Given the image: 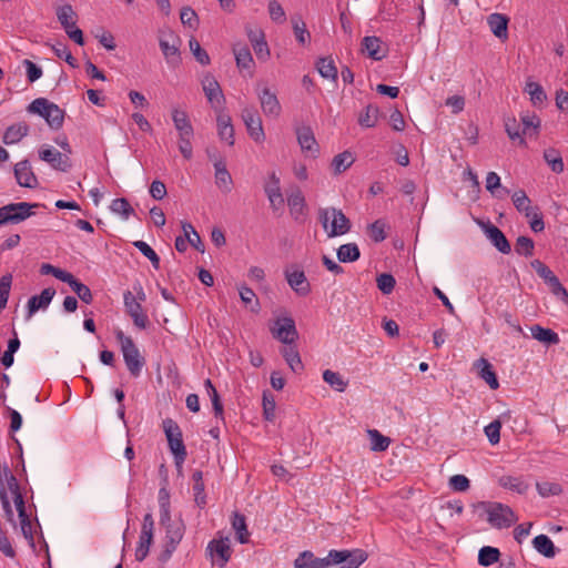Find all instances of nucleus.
<instances>
[{
	"label": "nucleus",
	"mask_w": 568,
	"mask_h": 568,
	"mask_svg": "<svg viewBox=\"0 0 568 568\" xmlns=\"http://www.w3.org/2000/svg\"><path fill=\"white\" fill-rule=\"evenodd\" d=\"M115 338L120 344L123 361L132 377H139L145 365V358L141 355L134 341L126 336L121 329L114 332Z\"/></svg>",
	"instance_id": "nucleus-1"
},
{
	"label": "nucleus",
	"mask_w": 568,
	"mask_h": 568,
	"mask_svg": "<svg viewBox=\"0 0 568 568\" xmlns=\"http://www.w3.org/2000/svg\"><path fill=\"white\" fill-rule=\"evenodd\" d=\"M318 220L328 237L344 235L351 230L349 219L335 207L320 209Z\"/></svg>",
	"instance_id": "nucleus-2"
},
{
	"label": "nucleus",
	"mask_w": 568,
	"mask_h": 568,
	"mask_svg": "<svg viewBox=\"0 0 568 568\" xmlns=\"http://www.w3.org/2000/svg\"><path fill=\"white\" fill-rule=\"evenodd\" d=\"M32 114L42 116L48 125L53 130H59L63 125L65 112L55 103L45 98H37L27 108Z\"/></svg>",
	"instance_id": "nucleus-3"
},
{
	"label": "nucleus",
	"mask_w": 568,
	"mask_h": 568,
	"mask_svg": "<svg viewBox=\"0 0 568 568\" xmlns=\"http://www.w3.org/2000/svg\"><path fill=\"white\" fill-rule=\"evenodd\" d=\"M162 426L170 452L174 457L175 465L181 467L187 456V452L183 442L182 430L179 424L172 418H165L162 422Z\"/></svg>",
	"instance_id": "nucleus-4"
},
{
	"label": "nucleus",
	"mask_w": 568,
	"mask_h": 568,
	"mask_svg": "<svg viewBox=\"0 0 568 568\" xmlns=\"http://www.w3.org/2000/svg\"><path fill=\"white\" fill-rule=\"evenodd\" d=\"M44 206L41 203L17 202L0 207V226L19 224L34 215L33 209Z\"/></svg>",
	"instance_id": "nucleus-5"
},
{
	"label": "nucleus",
	"mask_w": 568,
	"mask_h": 568,
	"mask_svg": "<svg viewBox=\"0 0 568 568\" xmlns=\"http://www.w3.org/2000/svg\"><path fill=\"white\" fill-rule=\"evenodd\" d=\"M368 558V554L359 548L353 550H331V559L338 568H359Z\"/></svg>",
	"instance_id": "nucleus-6"
},
{
	"label": "nucleus",
	"mask_w": 568,
	"mask_h": 568,
	"mask_svg": "<svg viewBox=\"0 0 568 568\" xmlns=\"http://www.w3.org/2000/svg\"><path fill=\"white\" fill-rule=\"evenodd\" d=\"M487 514L489 524L498 529L508 528L518 520L513 509L500 503L491 504L487 509Z\"/></svg>",
	"instance_id": "nucleus-7"
},
{
	"label": "nucleus",
	"mask_w": 568,
	"mask_h": 568,
	"mask_svg": "<svg viewBox=\"0 0 568 568\" xmlns=\"http://www.w3.org/2000/svg\"><path fill=\"white\" fill-rule=\"evenodd\" d=\"M153 531H154V519L151 513H148L143 517L141 534L138 542V547L135 550V559L138 561H143L149 551L150 547L153 542Z\"/></svg>",
	"instance_id": "nucleus-8"
},
{
	"label": "nucleus",
	"mask_w": 568,
	"mask_h": 568,
	"mask_svg": "<svg viewBox=\"0 0 568 568\" xmlns=\"http://www.w3.org/2000/svg\"><path fill=\"white\" fill-rule=\"evenodd\" d=\"M202 88L207 101L211 103L215 112L224 111L225 97L217 80L210 73L202 79Z\"/></svg>",
	"instance_id": "nucleus-9"
},
{
	"label": "nucleus",
	"mask_w": 568,
	"mask_h": 568,
	"mask_svg": "<svg viewBox=\"0 0 568 568\" xmlns=\"http://www.w3.org/2000/svg\"><path fill=\"white\" fill-rule=\"evenodd\" d=\"M275 325L276 327L272 328L273 337L283 344H294L298 338L295 321L292 317L285 316L277 318Z\"/></svg>",
	"instance_id": "nucleus-10"
},
{
	"label": "nucleus",
	"mask_w": 568,
	"mask_h": 568,
	"mask_svg": "<svg viewBox=\"0 0 568 568\" xmlns=\"http://www.w3.org/2000/svg\"><path fill=\"white\" fill-rule=\"evenodd\" d=\"M168 37L171 39V42H168L165 38H160L159 45L168 64L175 68L181 63V39L172 30H168Z\"/></svg>",
	"instance_id": "nucleus-11"
},
{
	"label": "nucleus",
	"mask_w": 568,
	"mask_h": 568,
	"mask_svg": "<svg viewBox=\"0 0 568 568\" xmlns=\"http://www.w3.org/2000/svg\"><path fill=\"white\" fill-rule=\"evenodd\" d=\"M242 120L246 126L248 135L257 143L265 140V133L261 116L254 108H244L242 110Z\"/></svg>",
	"instance_id": "nucleus-12"
},
{
	"label": "nucleus",
	"mask_w": 568,
	"mask_h": 568,
	"mask_svg": "<svg viewBox=\"0 0 568 568\" xmlns=\"http://www.w3.org/2000/svg\"><path fill=\"white\" fill-rule=\"evenodd\" d=\"M39 158L63 173H67L72 166L68 154L61 153L51 146H42L39 150Z\"/></svg>",
	"instance_id": "nucleus-13"
},
{
	"label": "nucleus",
	"mask_w": 568,
	"mask_h": 568,
	"mask_svg": "<svg viewBox=\"0 0 568 568\" xmlns=\"http://www.w3.org/2000/svg\"><path fill=\"white\" fill-rule=\"evenodd\" d=\"M123 301L126 313L133 320V323L140 329L146 328L149 324V318L146 314L143 312L142 304L136 301L135 296L131 291H126L123 294Z\"/></svg>",
	"instance_id": "nucleus-14"
},
{
	"label": "nucleus",
	"mask_w": 568,
	"mask_h": 568,
	"mask_svg": "<svg viewBox=\"0 0 568 568\" xmlns=\"http://www.w3.org/2000/svg\"><path fill=\"white\" fill-rule=\"evenodd\" d=\"M285 278L291 288L300 296H306L311 292V285L305 276L304 271L292 266L285 270Z\"/></svg>",
	"instance_id": "nucleus-15"
},
{
	"label": "nucleus",
	"mask_w": 568,
	"mask_h": 568,
	"mask_svg": "<svg viewBox=\"0 0 568 568\" xmlns=\"http://www.w3.org/2000/svg\"><path fill=\"white\" fill-rule=\"evenodd\" d=\"M332 565L331 550L325 558H317L311 550H304L294 560V568H327Z\"/></svg>",
	"instance_id": "nucleus-16"
},
{
	"label": "nucleus",
	"mask_w": 568,
	"mask_h": 568,
	"mask_svg": "<svg viewBox=\"0 0 568 568\" xmlns=\"http://www.w3.org/2000/svg\"><path fill=\"white\" fill-rule=\"evenodd\" d=\"M483 230L491 244L503 254H509L511 246L505 234L491 222L483 224Z\"/></svg>",
	"instance_id": "nucleus-17"
},
{
	"label": "nucleus",
	"mask_w": 568,
	"mask_h": 568,
	"mask_svg": "<svg viewBox=\"0 0 568 568\" xmlns=\"http://www.w3.org/2000/svg\"><path fill=\"white\" fill-rule=\"evenodd\" d=\"M257 97L262 111L266 116L277 118L281 114L282 108L278 99L268 88L257 90Z\"/></svg>",
	"instance_id": "nucleus-18"
},
{
	"label": "nucleus",
	"mask_w": 568,
	"mask_h": 568,
	"mask_svg": "<svg viewBox=\"0 0 568 568\" xmlns=\"http://www.w3.org/2000/svg\"><path fill=\"white\" fill-rule=\"evenodd\" d=\"M264 192L274 213H283L285 199L280 186V180H270L264 185Z\"/></svg>",
	"instance_id": "nucleus-19"
},
{
	"label": "nucleus",
	"mask_w": 568,
	"mask_h": 568,
	"mask_svg": "<svg viewBox=\"0 0 568 568\" xmlns=\"http://www.w3.org/2000/svg\"><path fill=\"white\" fill-rule=\"evenodd\" d=\"M207 550L211 552L212 557L214 555L216 556L215 562L221 568L225 567L232 554L227 538L211 540L207 545Z\"/></svg>",
	"instance_id": "nucleus-20"
},
{
	"label": "nucleus",
	"mask_w": 568,
	"mask_h": 568,
	"mask_svg": "<svg viewBox=\"0 0 568 568\" xmlns=\"http://www.w3.org/2000/svg\"><path fill=\"white\" fill-rule=\"evenodd\" d=\"M54 295L55 290L52 287H47L42 290V292L39 295L31 296L28 301L27 317L30 318L39 310H45L50 305Z\"/></svg>",
	"instance_id": "nucleus-21"
},
{
	"label": "nucleus",
	"mask_w": 568,
	"mask_h": 568,
	"mask_svg": "<svg viewBox=\"0 0 568 568\" xmlns=\"http://www.w3.org/2000/svg\"><path fill=\"white\" fill-rule=\"evenodd\" d=\"M217 134L221 141L229 145L234 144V128L231 116L225 111L217 112L216 115Z\"/></svg>",
	"instance_id": "nucleus-22"
},
{
	"label": "nucleus",
	"mask_w": 568,
	"mask_h": 568,
	"mask_svg": "<svg viewBox=\"0 0 568 568\" xmlns=\"http://www.w3.org/2000/svg\"><path fill=\"white\" fill-rule=\"evenodd\" d=\"M362 50L367 52L368 57L375 61L385 58L387 52L381 38L375 36H368L362 40Z\"/></svg>",
	"instance_id": "nucleus-23"
},
{
	"label": "nucleus",
	"mask_w": 568,
	"mask_h": 568,
	"mask_svg": "<svg viewBox=\"0 0 568 568\" xmlns=\"http://www.w3.org/2000/svg\"><path fill=\"white\" fill-rule=\"evenodd\" d=\"M287 205L290 207V213L292 217L301 222L304 216V210H305V197L301 190L296 189L293 190L287 195Z\"/></svg>",
	"instance_id": "nucleus-24"
},
{
	"label": "nucleus",
	"mask_w": 568,
	"mask_h": 568,
	"mask_svg": "<svg viewBox=\"0 0 568 568\" xmlns=\"http://www.w3.org/2000/svg\"><path fill=\"white\" fill-rule=\"evenodd\" d=\"M172 121L179 136H193L194 130L185 111L174 108L172 110Z\"/></svg>",
	"instance_id": "nucleus-25"
},
{
	"label": "nucleus",
	"mask_w": 568,
	"mask_h": 568,
	"mask_svg": "<svg viewBox=\"0 0 568 568\" xmlns=\"http://www.w3.org/2000/svg\"><path fill=\"white\" fill-rule=\"evenodd\" d=\"M508 22L509 19L501 13H491L487 18V23L490 28V31L498 39H507L508 37Z\"/></svg>",
	"instance_id": "nucleus-26"
},
{
	"label": "nucleus",
	"mask_w": 568,
	"mask_h": 568,
	"mask_svg": "<svg viewBox=\"0 0 568 568\" xmlns=\"http://www.w3.org/2000/svg\"><path fill=\"white\" fill-rule=\"evenodd\" d=\"M521 133L525 135L536 136L539 133L541 121L534 112H524L520 115Z\"/></svg>",
	"instance_id": "nucleus-27"
},
{
	"label": "nucleus",
	"mask_w": 568,
	"mask_h": 568,
	"mask_svg": "<svg viewBox=\"0 0 568 568\" xmlns=\"http://www.w3.org/2000/svg\"><path fill=\"white\" fill-rule=\"evenodd\" d=\"M530 333L532 338L545 344L546 346L556 345L560 341L558 334L555 331L542 327L539 324L530 326Z\"/></svg>",
	"instance_id": "nucleus-28"
},
{
	"label": "nucleus",
	"mask_w": 568,
	"mask_h": 568,
	"mask_svg": "<svg viewBox=\"0 0 568 568\" xmlns=\"http://www.w3.org/2000/svg\"><path fill=\"white\" fill-rule=\"evenodd\" d=\"M29 133V125L26 122L14 123L7 128L3 134L4 144L20 142Z\"/></svg>",
	"instance_id": "nucleus-29"
},
{
	"label": "nucleus",
	"mask_w": 568,
	"mask_h": 568,
	"mask_svg": "<svg viewBox=\"0 0 568 568\" xmlns=\"http://www.w3.org/2000/svg\"><path fill=\"white\" fill-rule=\"evenodd\" d=\"M67 283L71 290L77 294V296L85 304H91L93 301V295L88 285L80 282L72 273L64 282Z\"/></svg>",
	"instance_id": "nucleus-30"
},
{
	"label": "nucleus",
	"mask_w": 568,
	"mask_h": 568,
	"mask_svg": "<svg viewBox=\"0 0 568 568\" xmlns=\"http://www.w3.org/2000/svg\"><path fill=\"white\" fill-rule=\"evenodd\" d=\"M57 18L64 31L77 26V13L71 4H63L57 9Z\"/></svg>",
	"instance_id": "nucleus-31"
},
{
	"label": "nucleus",
	"mask_w": 568,
	"mask_h": 568,
	"mask_svg": "<svg viewBox=\"0 0 568 568\" xmlns=\"http://www.w3.org/2000/svg\"><path fill=\"white\" fill-rule=\"evenodd\" d=\"M281 354L294 373H301L304 369V365L295 345H287L281 351Z\"/></svg>",
	"instance_id": "nucleus-32"
},
{
	"label": "nucleus",
	"mask_w": 568,
	"mask_h": 568,
	"mask_svg": "<svg viewBox=\"0 0 568 568\" xmlns=\"http://www.w3.org/2000/svg\"><path fill=\"white\" fill-rule=\"evenodd\" d=\"M532 546L540 555L547 558H554L557 554V548L547 535L536 536L532 539Z\"/></svg>",
	"instance_id": "nucleus-33"
},
{
	"label": "nucleus",
	"mask_w": 568,
	"mask_h": 568,
	"mask_svg": "<svg viewBox=\"0 0 568 568\" xmlns=\"http://www.w3.org/2000/svg\"><path fill=\"white\" fill-rule=\"evenodd\" d=\"M500 487L524 495L529 489V485L523 480L521 477L501 476L498 479Z\"/></svg>",
	"instance_id": "nucleus-34"
},
{
	"label": "nucleus",
	"mask_w": 568,
	"mask_h": 568,
	"mask_svg": "<svg viewBox=\"0 0 568 568\" xmlns=\"http://www.w3.org/2000/svg\"><path fill=\"white\" fill-rule=\"evenodd\" d=\"M194 501L200 508H204L206 505V495L204 493L203 473L195 470L192 474Z\"/></svg>",
	"instance_id": "nucleus-35"
},
{
	"label": "nucleus",
	"mask_w": 568,
	"mask_h": 568,
	"mask_svg": "<svg viewBox=\"0 0 568 568\" xmlns=\"http://www.w3.org/2000/svg\"><path fill=\"white\" fill-rule=\"evenodd\" d=\"M232 527L235 530L236 539L240 544H246L250 539V532L246 526V518L244 515L235 511L232 519Z\"/></svg>",
	"instance_id": "nucleus-36"
},
{
	"label": "nucleus",
	"mask_w": 568,
	"mask_h": 568,
	"mask_svg": "<svg viewBox=\"0 0 568 568\" xmlns=\"http://www.w3.org/2000/svg\"><path fill=\"white\" fill-rule=\"evenodd\" d=\"M361 257V251L356 243L343 244L337 248V258L342 263H352Z\"/></svg>",
	"instance_id": "nucleus-37"
},
{
	"label": "nucleus",
	"mask_w": 568,
	"mask_h": 568,
	"mask_svg": "<svg viewBox=\"0 0 568 568\" xmlns=\"http://www.w3.org/2000/svg\"><path fill=\"white\" fill-rule=\"evenodd\" d=\"M236 65L241 69H251L254 64L253 57L246 45L236 44L233 48Z\"/></svg>",
	"instance_id": "nucleus-38"
},
{
	"label": "nucleus",
	"mask_w": 568,
	"mask_h": 568,
	"mask_svg": "<svg viewBox=\"0 0 568 568\" xmlns=\"http://www.w3.org/2000/svg\"><path fill=\"white\" fill-rule=\"evenodd\" d=\"M500 551L496 547L484 546L479 549L478 552V564L484 567L491 566L499 561Z\"/></svg>",
	"instance_id": "nucleus-39"
},
{
	"label": "nucleus",
	"mask_w": 568,
	"mask_h": 568,
	"mask_svg": "<svg viewBox=\"0 0 568 568\" xmlns=\"http://www.w3.org/2000/svg\"><path fill=\"white\" fill-rule=\"evenodd\" d=\"M291 22L297 42L302 45L308 43L311 40V33L302 18L300 16H293L291 18Z\"/></svg>",
	"instance_id": "nucleus-40"
},
{
	"label": "nucleus",
	"mask_w": 568,
	"mask_h": 568,
	"mask_svg": "<svg viewBox=\"0 0 568 568\" xmlns=\"http://www.w3.org/2000/svg\"><path fill=\"white\" fill-rule=\"evenodd\" d=\"M297 140L303 151L314 154L316 150V141L310 128H303L297 132Z\"/></svg>",
	"instance_id": "nucleus-41"
},
{
	"label": "nucleus",
	"mask_w": 568,
	"mask_h": 568,
	"mask_svg": "<svg viewBox=\"0 0 568 568\" xmlns=\"http://www.w3.org/2000/svg\"><path fill=\"white\" fill-rule=\"evenodd\" d=\"M379 115L378 106L368 104L365 110L358 116V124L362 128H374L377 123Z\"/></svg>",
	"instance_id": "nucleus-42"
},
{
	"label": "nucleus",
	"mask_w": 568,
	"mask_h": 568,
	"mask_svg": "<svg viewBox=\"0 0 568 568\" xmlns=\"http://www.w3.org/2000/svg\"><path fill=\"white\" fill-rule=\"evenodd\" d=\"M240 297L245 307L250 308L253 313H258L261 305L254 291L245 285L239 288Z\"/></svg>",
	"instance_id": "nucleus-43"
},
{
	"label": "nucleus",
	"mask_w": 568,
	"mask_h": 568,
	"mask_svg": "<svg viewBox=\"0 0 568 568\" xmlns=\"http://www.w3.org/2000/svg\"><path fill=\"white\" fill-rule=\"evenodd\" d=\"M520 123L517 122L516 118L508 116L505 119V130L511 141H518V144L526 145L525 138H523Z\"/></svg>",
	"instance_id": "nucleus-44"
},
{
	"label": "nucleus",
	"mask_w": 568,
	"mask_h": 568,
	"mask_svg": "<svg viewBox=\"0 0 568 568\" xmlns=\"http://www.w3.org/2000/svg\"><path fill=\"white\" fill-rule=\"evenodd\" d=\"M483 367L479 372V376L489 385L491 389L499 387V382L496 373L494 372L493 365L485 358L478 361Z\"/></svg>",
	"instance_id": "nucleus-45"
},
{
	"label": "nucleus",
	"mask_w": 568,
	"mask_h": 568,
	"mask_svg": "<svg viewBox=\"0 0 568 568\" xmlns=\"http://www.w3.org/2000/svg\"><path fill=\"white\" fill-rule=\"evenodd\" d=\"M323 379L334 390L344 392L347 387V381H344L343 376L334 371L325 369L323 372Z\"/></svg>",
	"instance_id": "nucleus-46"
},
{
	"label": "nucleus",
	"mask_w": 568,
	"mask_h": 568,
	"mask_svg": "<svg viewBox=\"0 0 568 568\" xmlns=\"http://www.w3.org/2000/svg\"><path fill=\"white\" fill-rule=\"evenodd\" d=\"M316 67L323 78L334 81L337 79V68L331 58H321L317 61Z\"/></svg>",
	"instance_id": "nucleus-47"
},
{
	"label": "nucleus",
	"mask_w": 568,
	"mask_h": 568,
	"mask_svg": "<svg viewBox=\"0 0 568 568\" xmlns=\"http://www.w3.org/2000/svg\"><path fill=\"white\" fill-rule=\"evenodd\" d=\"M182 229L184 231V235L187 239L189 244L192 245L196 251L203 253L205 250V246H204L199 233L193 227V225L189 222H183Z\"/></svg>",
	"instance_id": "nucleus-48"
},
{
	"label": "nucleus",
	"mask_w": 568,
	"mask_h": 568,
	"mask_svg": "<svg viewBox=\"0 0 568 568\" xmlns=\"http://www.w3.org/2000/svg\"><path fill=\"white\" fill-rule=\"evenodd\" d=\"M354 162V156L351 152L344 151L336 156H334L332 161V168L335 174L343 173L347 168H349Z\"/></svg>",
	"instance_id": "nucleus-49"
},
{
	"label": "nucleus",
	"mask_w": 568,
	"mask_h": 568,
	"mask_svg": "<svg viewBox=\"0 0 568 568\" xmlns=\"http://www.w3.org/2000/svg\"><path fill=\"white\" fill-rule=\"evenodd\" d=\"M204 386L207 390V394L209 396L211 397V400H212V405H213V410H214V415L216 417H223V404L221 402V397L216 390V388L214 387L212 381L210 378L205 379L204 382Z\"/></svg>",
	"instance_id": "nucleus-50"
},
{
	"label": "nucleus",
	"mask_w": 568,
	"mask_h": 568,
	"mask_svg": "<svg viewBox=\"0 0 568 568\" xmlns=\"http://www.w3.org/2000/svg\"><path fill=\"white\" fill-rule=\"evenodd\" d=\"M544 159L555 173L559 174L564 171L562 158L558 150H556V149L545 150Z\"/></svg>",
	"instance_id": "nucleus-51"
},
{
	"label": "nucleus",
	"mask_w": 568,
	"mask_h": 568,
	"mask_svg": "<svg viewBox=\"0 0 568 568\" xmlns=\"http://www.w3.org/2000/svg\"><path fill=\"white\" fill-rule=\"evenodd\" d=\"M525 92H527L530 95V101L532 102L534 105H540L547 99V95L542 87L537 82H527L525 87Z\"/></svg>",
	"instance_id": "nucleus-52"
},
{
	"label": "nucleus",
	"mask_w": 568,
	"mask_h": 568,
	"mask_svg": "<svg viewBox=\"0 0 568 568\" xmlns=\"http://www.w3.org/2000/svg\"><path fill=\"white\" fill-rule=\"evenodd\" d=\"M368 435L371 438V449L374 452H385L389 444L390 438L382 435L377 429H369Z\"/></svg>",
	"instance_id": "nucleus-53"
},
{
	"label": "nucleus",
	"mask_w": 568,
	"mask_h": 568,
	"mask_svg": "<svg viewBox=\"0 0 568 568\" xmlns=\"http://www.w3.org/2000/svg\"><path fill=\"white\" fill-rule=\"evenodd\" d=\"M110 209L113 213L121 215L124 220H128L130 215L134 214L133 207L124 197L113 200Z\"/></svg>",
	"instance_id": "nucleus-54"
},
{
	"label": "nucleus",
	"mask_w": 568,
	"mask_h": 568,
	"mask_svg": "<svg viewBox=\"0 0 568 568\" xmlns=\"http://www.w3.org/2000/svg\"><path fill=\"white\" fill-rule=\"evenodd\" d=\"M267 11L273 22L283 24L286 21V13L282 4L277 0H270Z\"/></svg>",
	"instance_id": "nucleus-55"
},
{
	"label": "nucleus",
	"mask_w": 568,
	"mask_h": 568,
	"mask_svg": "<svg viewBox=\"0 0 568 568\" xmlns=\"http://www.w3.org/2000/svg\"><path fill=\"white\" fill-rule=\"evenodd\" d=\"M51 49L59 59H63L70 67H78L77 59L72 55L65 43L58 42L52 44Z\"/></svg>",
	"instance_id": "nucleus-56"
},
{
	"label": "nucleus",
	"mask_w": 568,
	"mask_h": 568,
	"mask_svg": "<svg viewBox=\"0 0 568 568\" xmlns=\"http://www.w3.org/2000/svg\"><path fill=\"white\" fill-rule=\"evenodd\" d=\"M133 245L146 257L150 260L152 266L155 270L160 268V257L155 253V251L144 241H135Z\"/></svg>",
	"instance_id": "nucleus-57"
},
{
	"label": "nucleus",
	"mask_w": 568,
	"mask_h": 568,
	"mask_svg": "<svg viewBox=\"0 0 568 568\" xmlns=\"http://www.w3.org/2000/svg\"><path fill=\"white\" fill-rule=\"evenodd\" d=\"M536 488L538 494L546 498L550 496H558L562 493V487L558 483H551V481H542L537 483Z\"/></svg>",
	"instance_id": "nucleus-58"
},
{
	"label": "nucleus",
	"mask_w": 568,
	"mask_h": 568,
	"mask_svg": "<svg viewBox=\"0 0 568 568\" xmlns=\"http://www.w3.org/2000/svg\"><path fill=\"white\" fill-rule=\"evenodd\" d=\"M189 47L191 52L193 53L195 60L202 65H207L211 62V59L207 52L200 45L199 41L195 38H191L189 40Z\"/></svg>",
	"instance_id": "nucleus-59"
},
{
	"label": "nucleus",
	"mask_w": 568,
	"mask_h": 568,
	"mask_svg": "<svg viewBox=\"0 0 568 568\" xmlns=\"http://www.w3.org/2000/svg\"><path fill=\"white\" fill-rule=\"evenodd\" d=\"M513 202H514V205L515 207L519 211V212H525V215L527 217H530L531 216V212H530V200L529 197L526 195L525 191H517L514 193L513 195Z\"/></svg>",
	"instance_id": "nucleus-60"
},
{
	"label": "nucleus",
	"mask_w": 568,
	"mask_h": 568,
	"mask_svg": "<svg viewBox=\"0 0 568 568\" xmlns=\"http://www.w3.org/2000/svg\"><path fill=\"white\" fill-rule=\"evenodd\" d=\"M367 232L369 237L375 243L383 242L387 237L385 232V223L382 220H376L375 222L371 223L368 225Z\"/></svg>",
	"instance_id": "nucleus-61"
},
{
	"label": "nucleus",
	"mask_w": 568,
	"mask_h": 568,
	"mask_svg": "<svg viewBox=\"0 0 568 568\" xmlns=\"http://www.w3.org/2000/svg\"><path fill=\"white\" fill-rule=\"evenodd\" d=\"M534 241L528 236H519L515 244V252L526 257L534 254Z\"/></svg>",
	"instance_id": "nucleus-62"
},
{
	"label": "nucleus",
	"mask_w": 568,
	"mask_h": 568,
	"mask_svg": "<svg viewBox=\"0 0 568 568\" xmlns=\"http://www.w3.org/2000/svg\"><path fill=\"white\" fill-rule=\"evenodd\" d=\"M376 282L383 294H390L396 285L395 277L389 273H382L377 276Z\"/></svg>",
	"instance_id": "nucleus-63"
},
{
	"label": "nucleus",
	"mask_w": 568,
	"mask_h": 568,
	"mask_svg": "<svg viewBox=\"0 0 568 568\" xmlns=\"http://www.w3.org/2000/svg\"><path fill=\"white\" fill-rule=\"evenodd\" d=\"M180 19L183 26H187L191 29H196L199 26L197 14L191 7H183L181 9Z\"/></svg>",
	"instance_id": "nucleus-64"
}]
</instances>
